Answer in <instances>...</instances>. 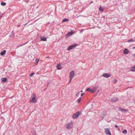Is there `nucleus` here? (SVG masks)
<instances>
[{"mask_svg":"<svg viewBox=\"0 0 135 135\" xmlns=\"http://www.w3.org/2000/svg\"><path fill=\"white\" fill-rule=\"evenodd\" d=\"M77 45V44H74L73 45H70L68 48L67 50L68 51H69L72 49H73V48L75 47Z\"/></svg>","mask_w":135,"mask_h":135,"instance_id":"nucleus-4","label":"nucleus"},{"mask_svg":"<svg viewBox=\"0 0 135 135\" xmlns=\"http://www.w3.org/2000/svg\"><path fill=\"white\" fill-rule=\"evenodd\" d=\"M91 89L90 88H88L87 89L86 91H90V92H91Z\"/></svg>","mask_w":135,"mask_h":135,"instance_id":"nucleus-25","label":"nucleus"},{"mask_svg":"<svg viewBox=\"0 0 135 135\" xmlns=\"http://www.w3.org/2000/svg\"><path fill=\"white\" fill-rule=\"evenodd\" d=\"M75 76V73L74 71H72L70 72V73L69 77L70 78V81L69 83H70L72 79Z\"/></svg>","mask_w":135,"mask_h":135,"instance_id":"nucleus-2","label":"nucleus"},{"mask_svg":"<svg viewBox=\"0 0 135 135\" xmlns=\"http://www.w3.org/2000/svg\"><path fill=\"white\" fill-rule=\"evenodd\" d=\"M68 21V19H64V20H63L62 21V22H65L66 21Z\"/></svg>","mask_w":135,"mask_h":135,"instance_id":"nucleus-26","label":"nucleus"},{"mask_svg":"<svg viewBox=\"0 0 135 135\" xmlns=\"http://www.w3.org/2000/svg\"><path fill=\"white\" fill-rule=\"evenodd\" d=\"M80 92H83V91H82V90H81V91H80Z\"/></svg>","mask_w":135,"mask_h":135,"instance_id":"nucleus-34","label":"nucleus"},{"mask_svg":"<svg viewBox=\"0 0 135 135\" xmlns=\"http://www.w3.org/2000/svg\"><path fill=\"white\" fill-rule=\"evenodd\" d=\"M79 115V112L76 113L73 115V118L74 119H76L78 117Z\"/></svg>","mask_w":135,"mask_h":135,"instance_id":"nucleus-5","label":"nucleus"},{"mask_svg":"<svg viewBox=\"0 0 135 135\" xmlns=\"http://www.w3.org/2000/svg\"><path fill=\"white\" fill-rule=\"evenodd\" d=\"M99 10L100 11H103V8L102 7H100L99 8Z\"/></svg>","mask_w":135,"mask_h":135,"instance_id":"nucleus-22","label":"nucleus"},{"mask_svg":"<svg viewBox=\"0 0 135 135\" xmlns=\"http://www.w3.org/2000/svg\"><path fill=\"white\" fill-rule=\"evenodd\" d=\"M117 81V80L116 79H114L113 80V82L114 83H115Z\"/></svg>","mask_w":135,"mask_h":135,"instance_id":"nucleus-27","label":"nucleus"},{"mask_svg":"<svg viewBox=\"0 0 135 135\" xmlns=\"http://www.w3.org/2000/svg\"><path fill=\"white\" fill-rule=\"evenodd\" d=\"M39 60L38 59H35V62H36V65H37L38 64V62H39Z\"/></svg>","mask_w":135,"mask_h":135,"instance_id":"nucleus-20","label":"nucleus"},{"mask_svg":"<svg viewBox=\"0 0 135 135\" xmlns=\"http://www.w3.org/2000/svg\"><path fill=\"white\" fill-rule=\"evenodd\" d=\"M111 75L110 74L107 73L104 74L102 75L103 76L107 78L110 76Z\"/></svg>","mask_w":135,"mask_h":135,"instance_id":"nucleus-9","label":"nucleus"},{"mask_svg":"<svg viewBox=\"0 0 135 135\" xmlns=\"http://www.w3.org/2000/svg\"><path fill=\"white\" fill-rule=\"evenodd\" d=\"M81 97H80L77 100V102L78 103H79L81 101Z\"/></svg>","mask_w":135,"mask_h":135,"instance_id":"nucleus-21","label":"nucleus"},{"mask_svg":"<svg viewBox=\"0 0 135 135\" xmlns=\"http://www.w3.org/2000/svg\"><path fill=\"white\" fill-rule=\"evenodd\" d=\"M134 40L133 39H131L130 40H128L127 42H134Z\"/></svg>","mask_w":135,"mask_h":135,"instance_id":"nucleus-19","label":"nucleus"},{"mask_svg":"<svg viewBox=\"0 0 135 135\" xmlns=\"http://www.w3.org/2000/svg\"><path fill=\"white\" fill-rule=\"evenodd\" d=\"M129 52V50L127 49H125L124 50L123 53L124 54H127Z\"/></svg>","mask_w":135,"mask_h":135,"instance_id":"nucleus-11","label":"nucleus"},{"mask_svg":"<svg viewBox=\"0 0 135 135\" xmlns=\"http://www.w3.org/2000/svg\"><path fill=\"white\" fill-rule=\"evenodd\" d=\"M132 56L133 57H135V54H132Z\"/></svg>","mask_w":135,"mask_h":135,"instance_id":"nucleus-29","label":"nucleus"},{"mask_svg":"<svg viewBox=\"0 0 135 135\" xmlns=\"http://www.w3.org/2000/svg\"><path fill=\"white\" fill-rule=\"evenodd\" d=\"M131 71H135V65L132 68L131 70Z\"/></svg>","mask_w":135,"mask_h":135,"instance_id":"nucleus-18","label":"nucleus"},{"mask_svg":"<svg viewBox=\"0 0 135 135\" xmlns=\"http://www.w3.org/2000/svg\"><path fill=\"white\" fill-rule=\"evenodd\" d=\"M48 57H49V56L46 57V58H48Z\"/></svg>","mask_w":135,"mask_h":135,"instance_id":"nucleus-35","label":"nucleus"},{"mask_svg":"<svg viewBox=\"0 0 135 135\" xmlns=\"http://www.w3.org/2000/svg\"><path fill=\"white\" fill-rule=\"evenodd\" d=\"M119 109L121 111H122L123 112H124L125 111H127L128 110L127 109H123L121 108H120Z\"/></svg>","mask_w":135,"mask_h":135,"instance_id":"nucleus-16","label":"nucleus"},{"mask_svg":"<svg viewBox=\"0 0 135 135\" xmlns=\"http://www.w3.org/2000/svg\"><path fill=\"white\" fill-rule=\"evenodd\" d=\"M80 92H79L77 94H76V96L77 97H78V95L79 94Z\"/></svg>","mask_w":135,"mask_h":135,"instance_id":"nucleus-31","label":"nucleus"},{"mask_svg":"<svg viewBox=\"0 0 135 135\" xmlns=\"http://www.w3.org/2000/svg\"><path fill=\"white\" fill-rule=\"evenodd\" d=\"M115 127L117 128L118 127V126L117 125H115Z\"/></svg>","mask_w":135,"mask_h":135,"instance_id":"nucleus-32","label":"nucleus"},{"mask_svg":"<svg viewBox=\"0 0 135 135\" xmlns=\"http://www.w3.org/2000/svg\"><path fill=\"white\" fill-rule=\"evenodd\" d=\"M41 41H46V39L45 37H41Z\"/></svg>","mask_w":135,"mask_h":135,"instance_id":"nucleus-17","label":"nucleus"},{"mask_svg":"<svg viewBox=\"0 0 135 135\" xmlns=\"http://www.w3.org/2000/svg\"><path fill=\"white\" fill-rule=\"evenodd\" d=\"M98 88V86H95L91 90V93H93L95 92L97 90Z\"/></svg>","mask_w":135,"mask_h":135,"instance_id":"nucleus-7","label":"nucleus"},{"mask_svg":"<svg viewBox=\"0 0 135 135\" xmlns=\"http://www.w3.org/2000/svg\"><path fill=\"white\" fill-rule=\"evenodd\" d=\"M1 4L3 6H5L6 4V3L5 2H2L1 3Z\"/></svg>","mask_w":135,"mask_h":135,"instance_id":"nucleus-24","label":"nucleus"},{"mask_svg":"<svg viewBox=\"0 0 135 135\" xmlns=\"http://www.w3.org/2000/svg\"><path fill=\"white\" fill-rule=\"evenodd\" d=\"M34 74H35L34 73H32L30 75V76L31 77V76H32L33 75H34Z\"/></svg>","mask_w":135,"mask_h":135,"instance_id":"nucleus-28","label":"nucleus"},{"mask_svg":"<svg viewBox=\"0 0 135 135\" xmlns=\"http://www.w3.org/2000/svg\"><path fill=\"white\" fill-rule=\"evenodd\" d=\"M73 124L72 122L69 123L66 125L67 128L69 129H71L73 127Z\"/></svg>","mask_w":135,"mask_h":135,"instance_id":"nucleus-3","label":"nucleus"},{"mask_svg":"<svg viewBox=\"0 0 135 135\" xmlns=\"http://www.w3.org/2000/svg\"><path fill=\"white\" fill-rule=\"evenodd\" d=\"M73 33V32L72 31L69 32L66 35V38H67L70 36L72 35Z\"/></svg>","mask_w":135,"mask_h":135,"instance_id":"nucleus-10","label":"nucleus"},{"mask_svg":"<svg viewBox=\"0 0 135 135\" xmlns=\"http://www.w3.org/2000/svg\"><path fill=\"white\" fill-rule=\"evenodd\" d=\"M1 80L2 82H6L7 80V79L6 78H1Z\"/></svg>","mask_w":135,"mask_h":135,"instance_id":"nucleus-13","label":"nucleus"},{"mask_svg":"<svg viewBox=\"0 0 135 135\" xmlns=\"http://www.w3.org/2000/svg\"><path fill=\"white\" fill-rule=\"evenodd\" d=\"M36 95L35 93H33L31 97L32 99L30 101V102L32 103H36L37 102V100L36 98Z\"/></svg>","mask_w":135,"mask_h":135,"instance_id":"nucleus-1","label":"nucleus"},{"mask_svg":"<svg viewBox=\"0 0 135 135\" xmlns=\"http://www.w3.org/2000/svg\"><path fill=\"white\" fill-rule=\"evenodd\" d=\"M122 133L123 134H126L127 133V131L126 130H124L122 131Z\"/></svg>","mask_w":135,"mask_h":135,"instance_id":"nucleus-23","label":"nucleus"},{"mask_svg":"<svg viewBox=\"0 0 135 135\" xmlns=\"http://www.w3.org/2000/svg\"><path fill=\"white\" fill-rule=\"evenodd\" d=\"M105 133L107 134H108L109 135H111L110 132V131L109 130L108 128H107L105 129Z\"/></svg>","mask_w":135,"mask_h":135,"instance_id":"nucleus-8","label":"nucleus"},{"mask_svg":"<svg viewBox=\"0 0 135 135\" xmlns=\"http://www.w3.org/2000/svg\"><path fill=\"white\" fill-rule=\"evenodd\" d=\"M57 67L58 70H60L62 69L61 66V64H57Z\"/></svg>","mask_w":135,"mask_h":135,"instance_id":"nucleus-15","label":"nucleus"},{"mask_svg":"<svg viewBox=\"0 0 135 135\" xmlns=\"http://www.w3.org/2000/svg\"><path fill=\"white\" fill-rule=\"evenodd\" d=\"M135 49V47H133V49Z\"/></svg>","mask_w":135,"mask_h":135,"instance_id":"nucleus-33","label":"nucleus"},{"mask_svg":"<svg viewBox=\"0 0 135 135\" xmlns=\"http://www.w3.org/2000/svg\"><path fill=\"white\" fill-rule=\"evenodd\" d=\"M118 99L117 97H114L111 99V100L115 102L117 101Z\"/></svg>","mask_w":135,"mask_h":135,"instance_id":"nucleus-12","label":"nucleus"},{"mask_svg":"<svg viewBox=\"0 0 135 135\" xmlns=\"http://www.w3.org/2000/svg\"><path fill=\"white\" fill-rule=\"evenodd\" d=\"M107 114V113L105 112H103L101 113L100 114V117L102 118H104L105 115Z\"/></svg>","mask_w":135,"mask_h":135,"instance_id":"nucleus-6","label":"nucleus"},{"mask_svg":"<svg viewBox=\"0 0 135 135\" xmlns=\"http://www.w3.org/2000/svg\"><path fill=\"white\" fill-rule=\"evenodd\" d=\"M84 93H82L81 94V96H83L84 95Z\"/></svg>","mask_w":135,"mask_h":135,"instance_id":"nucleus-30","label":"nucleus"},{"mask_svg":"<svg viewBox=\"0 0 135 135\" xmlns=\"http://www.w3.org/2000/svg\"><path fill=\"white\" fill-rule=\"evenodd\" d=\"M6 52V50H4L3 51L1 52L0 54L1 56H3L5 54Z\"/></svg>","mask_w":135,"mask_h":135,"instance_id":"nucleus-14","label":"nucleus"}]
</instances>
